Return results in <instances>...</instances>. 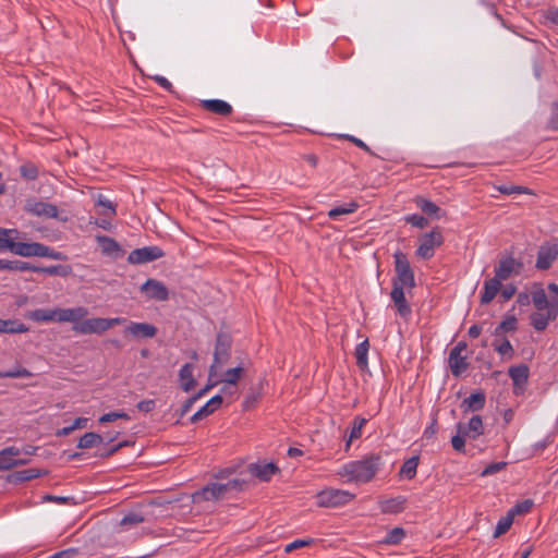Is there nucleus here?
Instances as JSON below:
<instances>
[{"label":"nucleus","instance_id":"obj_1","mask_svg":"<svg viewBox=\"0 0 558 558\" xmlns=\"http://www.w3.org/2000/svg\"><path fill=\"white\" fill-rule=\"evenodd\" d=\"M16 229L0 228V250L10 251L22 257H49L52 259H60V253L54 252L50 247L37 243L16 242L19 238Z\"/></svg>","mask_w":558,"mask_h":558},{"label":"nucleus","instance_id":"obj_2","mask_svg":"<svg viewBox=\"0 0 558 558\" xmlns=\"http://www.w3.org/2000/svg\"><path fill=\"white\" fill-rule=\"evenodd\" d=\"M381 468V458L378 454H369L361 460H354L342 464L337 475L347 483L365 484L371 482Z\"/></svg>","mask_w":558,"mask_h":558},{"label":"nucleus","instance_id":"obj_3","mask_svg":"<svg viewBox=\"0 0 558 558\" xmlns=\"http://www.w3.org/2000/svg\"><path fill=\"white\" fill-rule=\"evenodd\" d=\"M126 322L125 318L122 317H113V318H101V317H93V318H83L80 325L72 326L74 332L80 335H101L109 330L111 327L116 325H121Z\"/></svg>","mask_w":558,"mask_h":558},{"label":"nucleus","instance_id":"obj_4","mask_svg":"<svg viewBox=\"0 0 558 558\" xmlns=\"http://www.w3.org/2000/svg\"><path fill=\"white\" fill-rule=\"evenodd\" d=\"M393 257L396 270L393 288H400V290L412 289L415 286V280L408 258L401 252H396Z\"/></svg>","mask_w":558,"mask_h":558},{"label":"nucleus","instance_id":"obj_5","mask_svg":"<svg viewBox=\"0 0 558 558\" xmlns=\"http://www.w3.org/2000/svg\"><path fill=\"white\" fill-rule=\"evenodd\" d=\"M244 482L239 478H232L226 483H211L194 494V499L213 500L222 497L226 493L231 490H239L242 488Z\"/></svg>","mask_w":558,"mask_h":558},{"label":"nucleus","instance_id":"obj_6","mask_svg":"<svg viewBox=\"0 0 558 558\" xmlns=\"http://www.w3.org/2000/svg\"><path fill=\"white\" fill-rule=\"evenodd\" d=\"M354 497L349 490L326 488L317 493L316 504L322 508H335L349 504Z\"/></svg>","mask_w":558,"mask_h":558},{"label":"nucleus","instance_id":"obj_7","mask_svg":"<svg viewBox=\"0 0 558 558\" xmlns=\"http://www.w3.org/2000/svg\"><path fill=\"white\" fill-rule=\"evenodd\" d=\"M230 345L231 341L227 335H218L214 352V363L209 367L208 376L210 379L213 377H218L219 368L227 363L229 359Z\"/></svg>","mask_w":558,"mask_h":558},{"label":"nucleus","instance_id":"obj_8","mask_svg":"<svg viewBox=\"0 0 558 558\" xmlns=\"http://www.w3.org/2000/svg\"><path fill=\"white\" fill-rule=\"evenodd\" d=\"M24 452L31 454L29 449L21 450L17 447H7L0 450V471H8L15 466L24 465L27 463L26 459H21L19 456Z\"/></svg>","mask_w":558,"mask_h":558},{"label":"nucleus","instance_id":"obj_9","mask_svg":"<svg viewBox=\"0 0 558 558\" xmlns=\"http://www.w3.org/2000/svg\"><path fill=\"white\" fill-rule=\"evenodd\" d=\"M442 243V236L438 231H432L420 238V245L416 250L417 256L428 259L433 257L435 248Z\"/></svg>","mask_w":558,"mask_h":558},{"label":"nucleus","instance_id":"obj_10","mask_svg":"<svg viewBox=\"0 0 558 558\" xmlns=\"http://www.w3.org/2000/svg\"><path fill=\"white\" fill-rule=\"evenodd\" d=\"M163 256V252L158 246H145L136 248L129 254L128 260L131 264H145L156 260Z\"/></svg>","mask_w":558,"mask_h":558},{"label":"nucleus","instance_id":"obj_11","mask_svg":"<svg viewBox=\"0 0 558 558\" xmlns=\"http://www.w3.org/2000/svg\"><path fill=\"white\" fill-rule=\"evenodd\" d=\"M466 345L464 343H458L449 354V367L454 376L461 375L468 368L466 357L463 355Z\"/></svg>","mask_w":558,"mask_h":558},{"label":"nucleus","instance_id":"obj_12","mask_svg":"<svg viewBox=\"0 0 558 558\" xmlns=\"http://www.w3.org/2000/svg\"><path fill=\"white\" fill-rule=\"evenodd\" d=\"M141 291L145 293L146 299L155 301H166L169 298V291L167 287L155 279H148L142 284Z\"/></svg>","mask_w":558,"mask_h":558},{"label":"nucleus","instance_id":"obj_13","mask_svg":"<svg viewBox=\"0 0 558 558\" xmlns=\"http://www.w3.org/2000/svg\"><path fill=\"white\" fill-rule=\"evenodd\" d=\"M25 210L34 216L44 217V218H57L58 209L54 205L37 201V199H28L25 205Z\"/></svg>","mask_w":558,"mask_h":558},{"label":"nucleus","instance_id":"obj_14","mask_svg":"<svg viewBox=\"0 0 558 558\" xmlns=\"http://www.w3.org/2000/svg\"><path fill=\"white\" fill-rule=\"evenodd\" d=\"M87 314L88 310L84 306L58 308L57 323H70L73 326H77Z\"/></svg>","mask_w":558,"mask_h":558},{"label":"nucleus","instance_id":"obj_15","mask_svg":"<svg viewBox=\"0 0 558 558\" xmlns=\"http://www.w3.org/2000/svg\"><path fill=\"white\" fill-rule=\"evenodd\" d=\"M133 339H150L157 333V328L148 323L130 322L124 330Z\"/></svg>","mask_w":558,"mask_h":558},{"label":"nucleus","instance_id":"obj_16","mask_svg":"<svg viewBox=\"0 0 558 558\" xmlns=\"http://www.w3.org/2000/svg\"><path fill=\"white\" fill-rule=\"evenodd\" d=\"M521 267L522 264L513 257H505L499 262L495 270V277L500 281L507 280L512 275H518Z\"/></svg>","mask_w":558,"mask_h":558},{"label":"nucleus","instance_id":"obj_17","mask_svg":"<svg viewBox=\"0 0 558 558\" xmlns=\"http://www.w3.org/2000/svg\"><path fill=\"white\" fill-rule=\"evenodd\" d=\"M278 471V466L272 462L257 461L248 465L251 475L264 482L269 481Z\"/></svg>","mask_w":558,"mask_h":558},{"label":"nucleus","instance_id":"obj_18","mask_svg":"<svg viewBox=\"0 0 558 558\" xmlns=\"http://www.w3.org/2000/svg\"><path fill=\"white\" fill-rule=\"evenodd\" d=\"M457 430L463 435H466V437L470 439H476L484 433L482 417L480 415H474L466 424L458 423Z\"/></svg>","mask_w":558,"mask_h":558},{"label":"nucleus","instance_id":"obj_19","mask_svg":"<svg viewBox=\"0 0 558 558\" xmlns=\"http://www.w3.org/2000/svg\"><path fill=\"white\" fill-rule=\"evenodd\" d=\"M195 366L192 363L184 364L178 374V380L180 388L190 392L196 387V379L194 377Z\"/></svg>","mask_w":558,"mask_h":558},{"label":"nucleus","instance_id":"obj_20","mask_svg":"<svg viewBox=\"0 0 558 558\" xmlns=\"http://www.w3.org/2000/svg\"><path fill=\"white\" fill-rule=\"evenodd\" d=\"M557 256L558 248L555 244L549 246H542L538 252L536 267L542 270L547 269L553 264Z\"/></svg>","mask_w":558,"mask_h":558},{"label":"nucleus","instance_id":"obj_21","mask_svg":"<svg viewBox=\"0 0 558 558\" xmlns=\"http://www.w3.org/2000/svg\"><path fill=\"white\" fill-rule=\"evenodd\" d=\"M509 375L513 381L514 392L521 393L529 377V368L525 365L513 366L509 369Z\"/></svg>","mask_w":558,"mask_h":558},{"label":"nucleus","instance_id":"obj_22","mask_svg":"<svg viewBox=\"0 0 558 558\" xmlns=\"http://www.w3.org/2000/svg\"><path fill=\"white\" fill-rule=\"evenodd\" d=\"M97 242L102 254L112 258H119L122 256L123 252L118 242H116L113 239L101 235L97 236Z\"/></svg>","mask_w":558,"mask_h":558},{"label":"nucleus","instance_id":"obj_23","mask_svg":"<svg viewBox=\"0 0 558 558\" xmlns=\"http://www.w3.org/2000/svg\"><path fill=\"white\" fill-rule=\"evenodd\" d=\"M222 403L221 395H216L213 398H210L206 404H204L197 412L193 414L191 417L192 422H197L203 420L204 417L208 416L213 412H215L217 409L220 408Z\"/></svg>","mask_w":558,"mask_h":558},{"label":"nucleus","instance_id":"obj_24","mask_svg":"<svg viewBox=\"0 0 558 558\" xmlns=\"http://www.w3.org/2000/svg\"><path fill=\"white\" fill-rule=\"evenodd\" d=\"M501 281L494 277L484 282V289L481 295V302L483 304L490 303L497 293L500 291Z\"/></svg>","mask_w":558,"mask_h":558},{"label":"nucleus","instance_id":"obj_25","mask_svg":"<svg viewBox=\"0 0 558 558\" xmlns=\"http://www.w3.org/2000/svg\"><path fill=\"white\" fill-rule=\"evenodd\" d=\"M391 299L401 317L405 318L411 314V307L405 300L404 290H400V288H392Z\"/></svg>","mask_w":558,"mask_h":558},{"label":"nucleus","instance_id":"obj_26","mask_svg":"<svg viewBox=\"0 0 558 558\" xmlns=\"http://www.w3.org/2000/svg\"><path fill=\"white\" fill-rule=\"evenodd\" d=\"M407 499L402 496L381 500L379 507L384 513H399L404 509Z\"/></svg>","mask_w":558,"mask_h":558},{"label":"nucleus","instance_id":"obj_27","mask_svg":"<svg viewBox=\"0 0 558 558\" xmlns=\"http://www.w3.org/2000/svg\"><path fill=\"white\" fill-rule=\"evenodd\" d=\"M57 314L58 308L52 310H35L27 314V317L34 322L38 323H49V322H56L57 323Z\"/></svg>","mask_w":558,"mask_h":558},{"label":"nucleus","instance_id":"obj_28","mask_svg":"<svg viewBox=\"0 0 558 558\" xmlns=\"http://www.w3.org/2000/svg\"><path fill=\"white\" fill-rule=\"evenodd\" d=\"M531 294L533 304L537 311L549 310V303L547 301L546 293L539 284H534Z\"/></svg>","mask_w":558,"mask_h":558},{"label":"nucleus","instance_id":"obj_29","mask_svg":"<svg viewBox=\"0 0 558 558\" xmlns=\"http://www.w3.org/2000/svg\"><path fill=\"white\" fill-rule=\"evenodd\" d=\"M28 328L21 322L14 319H0V333H24Z\"/></svg>","mask_w":558,"mask_h":558},{"label":"nucleus","instance_id":"obj_30","mask_svg":"<svg viewBox=\"0 0 558 558\" xmlns=\"http://www.w3.org/2000/svg\"><path fill=\"white\" fill-rule=\"evenodd\" d=\"M485 404V396L482 392L472 393L470 397L465 398L462 402V408L465 412L468 411H478Z\"/></svg>","mask_w":558,"mask_h":558},{"label":"nucleus","instance_id":"obj_31","mask_svg":"<svg viewBox=\"0 0 558 558\" xmlns=\"http://www.w3.org/2000/svg\"><path fill=\"white\" fill-rule=\"evenodd\" d=\"M368 350L369 343L367 339L359 343L357 347L355 348L356 364L362 371H366L368 368Z\"/></svg>","mask_w":558,"mask_h":558},{"label":"nucleus","instance_id":"obj_32","mask_svg":"<svg viewBox=\"0 0 558 558\" xmlns=\"http://www.w3.org/2000/svg\"><path fill=\"white\" fill-rule=\"evenodd\" d=\"M366 418L364 417H355L350 429L349 436L345 438V450L350 448L352 441L359 439L362 436V429L366 424Z\"/></svg>","mask_w":558,"mask_h":558},{"label":"nucleus","instance_id":"obj_33","mask_svg":"<svg viewBox=\"0 0 558 558\" xmlns=\"http://www.w3.org/2000/svg\"><path fill=\"white\" fill-rule=\"evenodd\" d=\"M244 374V368L242 366H236L233 368H229L218 378L221 384H231L236 386L238 381Z\"/></svg>","mask_w":558,"mask_h":558},{"label":"nucleus","instance_id":"obj_34","mask_svg":"<svg viewBox=\"0 0 558 558\" xmlns=\"http://www.w3.org/2000/svg\"><path fill=\"white\" fill-rule=\"evenodd\" d=\"M415 204L421 210H423L430 217L439 218L441 216L440 208L435 203H433L426 198L417 197L415 199Z\"/></svg>","mask_w":558,"mask_h":558},{"label":"nucleus","instance_id":"obj_35","mask_svg":"<svg viewBox=\"0 0 558 558\" xmlns=\"http://www.w3.org/2000/svg\"><path fill=\"white\" fill-rule=\"evenodd\" d=\"M550 319V311H537L531 316V324L536 330H544Z\"/></svg>","mask_w":558,"mask_h":558},{"label":"nucleus","instance_id":"obj_36","mask_svg":"<svg viewBox=\"0 0 558 558\" xmlns=\"http://www.w3.org/2000/svg\"><path fill=\"white\" fill-rule=\"evenodd\" d=\"M204 107L213 112L223 116L231 112V106L228 102L219 99L205 100Z\"/></svg>","mask_w":558,"mask_h":558},{"label":"nucleus","instance_id":"obj_37","mask_svg":"<svg viewBox=\"0 0 558 558\" xmlns=\"http://www.w3.org/2000/svg\"><path fill=\"white\" fill-rule=\"evenodd\" d=\"M102 442V437L96 433H86L84 434L78 442L77 448L80 449H89L96 447Z\"/></svg>","mask_w":558,"mask_h":558},{"label":"nucleus","instance_id":"obj_38","mask_svg":"<svg viewBox=\"0 0 558 558\" xmlns=\"http://www.w3.org/2000/svg\"><path fill=\"white\" fill-rule=\"evenodd\" d=\"M359 205L355 202H351L349 204L339 205L331 208L328 211V217L331 219H338L340 216L350 215L357 209Z\"/></svg>","mask_w":558,"mask_h":558},{"label":"nucleus","instance_id":"obj_39","mask_svg":"<svg viewBox=\"0 0 558 558\" xmlns=\"http://www.w3.org/2000/svg\"><path fill=\"white\" fill-rule=\"evenodd\" d=\"M404 537L405 531L402 527H395L387 533L380 543L385 545H398Z\"/></svg>","mask_w":558,"mask_h":558},{"label":"nucleus","instance_id":"obj_40","mask_svg":"<svg viewBox=\"0 0 558 558\" xmlns=\"http://www.w3.org/2000/svg\"><path fill=\"white\" fill-rule=\"evenodd\" d=\"M417 464L418 459L416 457L410 458L401 466L400 475L408 480L413 478L416 474Z\"/></svg>","mask_w":558,"mask_h":558},{"label":"nucleus","instance_id":"obj_41","mask_svg":"<svg viewBox=\"0 0 558 558\" xmlns=\"http://www.w3.org/2000/svg\"><path fill=\"white\" fill-rule=\"evenodd\" d=\"M513 520H514V518L509 512H507V514L505 517L500 518L499 521L497 522V525H496V529L494 532V537L497 538L500 535H502L504 533H506L511 527Z\"/></svg>","mask_w":558,"mask_h":558},{"label":"nucleus","instance_id":"obj_42","mask_svg":"<svg viewBox=\"0 0 558 558\" xmlns=\"http://www.w3.org/2000/svg\"><path fill=\"white\" fill-rule=\"evenodd\" d=\"M9 270L13 271H38L39 269L29 263L22 260H9Z\"/></svg>","mask_w":558,"mask_h":558},{"label":"nucleus","instance_id":"obj_43","mask_svg":"<svg viewBox=\"0 0 558 558\" xmlns=\"http://www.w3.org/2000/svg\"><path fill=\"white\" fill-rule=\"evenodd\" d=\"M532 501L530 499H525L523 501L518 502L515 506H513L508 512L512 514L514 518L518 514L526 513L532 508Z\"/></svg>","mask_w":558,"mask_h":558},{"label":"nucleus","instance_id":"obj_44","mask_svg":"<svg viewBox=\"0 0 558 558\" xmlns=\"http://www.w3.org/2000/svg\"><path fill=\"white\" fill-rule=\"evenodd\" d=\"M31 376H32V373L23 367H16V368L0 373V377H7V378H20V377H31Z\"/></svg>","mask_w":558,"mask_h":558},{"label":"nucleus","instance_id":"obj_45","mask_svg":"<svg viewBox=\"0 0 558 558\" xmlns=\"http://www.w3.org/2000/svg\"><path fill=\"white\" fill-rule=\"evenodd\" d=\"M120 418L129 421L130 416L128 413H125L123 411L110 412V413H106V414L101 415L99 417V423L105 424V423L113 422V421L120 420Z\"/></svg>","mask_w":558,"mask_h":558},{"label":"nucleus","instance_id":"obj_46","mask_svg":"<svg viewBox=\"0 0 558 558\" xmlns=\"http://www.w3.org/2000/svg\"><path fill=\"white\" fill-rule=\"evenodd\" d=\"M496 189L506 195H511L514 193H529V190L519 185H512V184H501L496 186Z\"/></svg>","mask_w":558,"mask_h":558},{"label":"nucleus","instance_id":"obj_47","mask_svg":"<svg viewBox=\"0 0 558 558\" xmlns=\"http://www.w3.org/2000/svg\"><path fill=\"white\" fill-rule=\"evenodd\" d=\"M466 438V435H463L457 430V434L451 438V445L453 449L458 452H464Z\"/></svg>","mask_w":558,"mask_h":558},{"label":"nucleus","instance_id":"obj_48","mask_svg":"<svg viewBox=\"0 0 558 558\" xmlns=\"http://www.w3.org/2000/svg\"><path fill=\"white\" fill-rule=\"evenodd\" d=\"M506 465L507 463L502 461L490 463L481 472V476L485 477L498 473L504 470Z\"/></svg>","mask_w":558,"mask_h":558},{"label":"nucleus","instance_id":"obj_49","mask_svg":"<svg viewBox=\"0 0 558 558\" xmlns=\"http://www.w3.org/2000/svg\"><path fill=\"white\" fill-rule=\"evenodd\" d=\"M517 327V318L512 315L507 316L499 325L497 330L512 331Z\"/></svg>","mask_w":558,"mask_h":558},{"label":"nucleus","instance_id":"obj_50","mask_svg":"<svg viewBox=\"0 0 558 558\" xmlns=\"http://www.w3.org/2000/svg\"><path fill=\"white\" fill-rule=\"evenodd\" d=\"M404 219L407 222H409L412 226L417 227V228H424L427 225V219L424 218L423 216L416 215V214L409 215Z\"/></svg>","mask_w":558,"mask_h":558},{"label":"nucleus","instance_id":"obj_51","mask_svg":"<svg viewBox=\"0 0 558 558\" xmlns=\"http://www.w3.org/2000/svg\"><path fill=\"white\" fill-rule=\"evenodd\" d=\"M313 543V539L312 538H306V539H295L293 541L292 543L288 544L284 548V551L286 553H291L292 550L296 549V548H301V547H304V546H308Z\"/></svg>","mask_w":558,"mask_h":558},{"label":"nucleus","instance_id":"obj_52","mask_svg":"<svg viewBox=\"0 0 558 558\" xmlns=\"http://www.w3.org/2000/svg\"><path fill=\"white\" fill-rule=\"evenodd\" d=\"M143 521V517L137 513H130L121 520V525L137 524Z\"/></svg>","mask_w":558,"mask_h":558},{"label":"nucleus","instance_id":"obj_53","mask_svg":"<svg viewBox=\"0 0 558 558\" xmlns=\"http://www.w3.org/2000/svg\"><path fill=\"white\" fill-rule=\"evenodd\" d=\"M495 349L501 355H510L512 353V345L508 340H505V341L500 342L499 344H496Z\"/></svg>","mask_w":558,"mask_h":558},{"label":"nucleus","instance_id":"obj_54","mask_svg":"<svg viewBox=\"0 0 558 558\" xmlns=\"http://www.w3.org/2000/svg\"><path fill=\"white\" fill-rule=\"evenodd\" d=\"M156 402L154 400H143L137 403V409L142 412H150L155 409Z\"/></svg>","mask_w":558,"mask_h":558},{"label":"nucleus","instance_id":"obj_55","mask_svg":"<svg viewBox=\"0 0 558 558\" xmlns=\"http://www.w3.org/2000/svg\"><path fill=\"white\" fill-rule=\"evenodd\" d=\"M437 432V427H436V422L433 421L425 429H424V433H423V438L424 439H432L435 434Z\"/></svg>","mask_w":558,"mask_h":558},{"label":"nucleus","instance_id":"obj_56","mask_svg":"<svg viewBox=\"0 0 558 558\" xmlns=\"http://www.w3.org/2000/svg\"><path fill=\"white\" fill-rule=\"evenodd\" d=\"M21 173L27 179H35L37 177V170L34 167L24 166L21 168Z\"/></svg>","mask_w":558,"mask_h":558},{"label":"nucleus","instance_id":"obj_57","mask_svg":"<svg viewBox=\"0 0 558 558\" xmlns=\"http://www.w3.org/2000/svg\"><path fill=\"white\" fill-rule=\"evenodd\" d=\"M215 378L216 377H213L211 379L210 378L208 379V384L196 395L197 398H201L202 396L207 393L211 388H214L215 386L220 384L219 380L215 379Z\"/></svg>","mask_w":558,"mask_h":558},{"label":"nucleus","instance_id":"obj_58","mask_svg":"<svg viewBox=\"0 0 558 558\" xmlns=\"http://www.w3.org/2000/svg\"><path fill=\"white\" fill-rule=\"evenodd\" d=\"M236 393V386L231 384H223V386L220 389L221 397L222 396H233Z\"/></svg>","mask_w":558,"mask_h":558},{"label":"nucleus","instance_id":"obj_59","mask_svg":"<svg viewBox=\"0 0 558 558\" xmlns=\"http://www.w3.org/2000/svg\"><path fill=\"white\" fill-rule=\"evenodd\" d=\"M39 270L37 272H43L47 275H60L61 267L60 266H49V267H37Z\"/></svg>","mask_w":558,"mask_h":558},{"label":"nucleus","instance_id":"obj_60","mask_svg":"<svg viewBox=\"0 0 558 558\" xmlns=\"http://www.w3.org/2000/svg\"><path fill=\"white\" fill-rule=\"evenodd\" d=\"M514 293L515 287L512 284H509L501 290V296L504 298L505 301L511 299L514 295Z\"/></svg>","mask_w":558,"mask_h":558},{"label":"nucleus","instance_id":"obj_61","mask_svg":"<svg viewBox=\"0 0 558 558\" xmlns=\"http://www.w3.org/2000/svg\"><path fill=\"white\" fill-rule=\"evenodd\" d=\"M97 203L99 206L106 208L109 211V214L113 215L116 213V209L109 199L99 197Z\"/></svg>","mask_w":558,"mask_h":558},{"label":"nucleus","instance_id":"obj_62","mask_svg":"<svg viewBox=\"0 0 558 558\" xmlns=\"http://www.w3.org/2000/svg\"><path fill=\"white\" fill-rule=\"evenodd\" d=\"M88 418L87 417H77L74 420V422L71 424L73 430L75 429H82L87 426Z\"/></svg>","mask_w":558,"mask_h":558},{"label":"nucleus","instance_id":"obj_63","mask_svg":"<svg viewBox=\"0 0 558 558\" xmlns=\"http://www.w3.org/2000/svg\"><path fill=\"white\" fill-rule=\"evenodd\" d=\"M517 303L520 305H527L530 303V295L527 293H520L518 295Z\"/></svg>","mask_w":558,"mask_h":558},{"label":"nucleus","instance_id":"obj_64","mask_svg":"<svg viewBox=\"0 0 558 558\" xmlns=\"http://www.w3.org/2000/svg\"><path fill=\"white\" fill-rule=\"evenodd\" d=\"M481 331H482V329H481V327H480V326H477V325H473V326H471V327L469 328V331H468V332H469V336H470V337H472V338H476V337H478V336H480Z\"/></svg>","mask_w":558,"mask_h":558}]
</instances>
